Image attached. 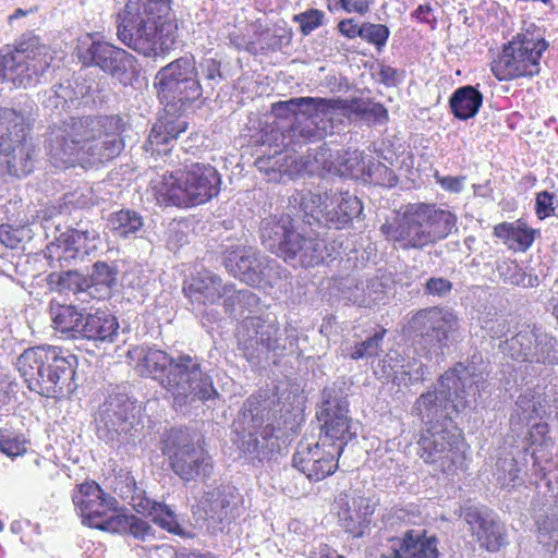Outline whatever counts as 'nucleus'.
I'll return each instance as SVG.
<instances>
[{"mask_svg":"<svg viewBox=\"0 0 558 558\" xmlns=\"http://www.w3.org/2000/svg\"><path fill=\"white\" fill-rule=\"evenodd\" d=\"M124 122L120 116L71 117L50 128L47 149L54 167H68L86 157L109 161L124 148Z\"/></svg>","mask_w":558,"mask_h":558,"instance_id":"1","label":"nucleus"},{"mask_svg":"<svg viewBox=\"0 0 558 558\" xmlns=\"http://www.w3.org/2000/svg\"><path fill=\"white\" fill-rule=\"evenodd\" d=\"M142 352L143 372L158 380L171 393L177 411L183 412L195 402H206L219 397L213 378L202 369L197 356L181 354L174 359L155 348L143 349Z\"/></svg>","mask_w":558,"mask_h":558,"instance_id":"2","label":"nucleus"},{"mask_svg":"<svg viewBox=\"0 0 558 558\" xmlns=\"http://www.w3.org/2000/svg\"><path fill=\"white\" fill-rule=\"evenodd\" d=\"M77 366L76 355L49 344L29 347L16 360V368L27 388L41 397L56 400L69 398L76 391Z\"/></svg>","mask_w":558,"mask_h":558,"instance_id":"3","label":"nucleus"},{"mask_svg":"<svg viewBox=\"0 0 558 558\" xmlns=\"http://www.w3.org/2000/svg\"><path fill=\"white\" fill-rule=\"evenodd\" d=\"M457 220L456 214L436 204H410L401 217L381 225L380 232L403 250H420L447 239L457 230Z\"/></svg>","mask_w":558,"mask_h":558,"instance_id":"4","label":"nucleus"},{"mask_svg":"<svg viewBox=\"0 0 558 558\" xmlns=\"http://www.w3.org/2000/svg\"><path fill=\"white\" fill-rule=\"evenodd\" d=\"M274 407L275 399L252 395L232 423L233 444L252 460L270 459L279 448V423Z\"/></svg>","mask_w":558,"mask_h":558,"instance_id":"5","label":"nucleus"},{"mask_svg":"<svg viewBox=\"0 0 558 558\" xmlns=\"http://www.w3.org/2000/svg\"><path fill=\"white\" fill-rule=\"evenodd\" d=\"M82 523L109 533H130L137 539L155 538V530L144 519L117 512V500L95 483L82 484L72 495Z\"/></svg>","mask_w":558,"mask_h":558,"instance_id":"6","label":"nucleus"},{"mask_svg":"<svg viewBox=\"0 0 558 558\" xmlns=\"http://www.w3.org/2000/svg\"><path fill=\"white\" fill-rule=\"evenodd\" d=\"M153 183L158 202L191 208L217 197L222 181L214 166L197 161L186 165L183 170L166 172Z\"/></svg>","mask_w":558,"mask_h":558,"instance_id":"7","label":"nucleus"},{"mask_svg":"<svg viewBox=\"0 0 558 558\" xmlns=\"http://www.w3.org/2000/svg\"><path fill=\"white\" fill-rule=\"evenodd\" d=\"M163 8L158 0H129L117 17L119 40L144 57H156L163 45Z\"/></svg>","mask_w":558,"mask_h":558,"instance_id":"8","label":"nucleus"},{"mask_svg":"<svg viewBox=\"0 0 558 558\" xmlns=\"http://www.w3.org/2000/svg\"><path fill=\"white\" fill-rule=\"evenodd\" d=\"M298 331L291 326L280 330L275 317L251 316L244 318L236 331L238 349L254 365L267 361L269 354L282 356L298 347Z\"/></svg>","mask_w":558,"mask_h":558,"instance_id":"9","label":"nucleus"},{"mask_svg":"<svg viewBox=\"0 0 558 558\" xmlns=\"http://www.w3.org/2000/svg\"><path fill=\"white\" fill-rule=\"evenodd\" d=\"M548 408L541 388H527L521 392L510 414L506 442L519 451H527L531 446L553 447L554 440L546 422Z\"/></svg>","mask_w":558,"mask_h":558,"instance_id":"10","label":"nucleus"},{"mask_svg":"<svg viewBox=\"0 0 558 558\" xmlns=\"http://www.w3.org/2000/svg\"><path fill=\"white\" fill-rule=\"evenodd\" d=\"M289 203L305 223L329 229L345 228L363 211L360 198L349 192H330L320 195L302 190L296 191Z\"/></svg>","mask_w":558,"mask_h":558,"instance_id":"11","label":"nucleus"},{"mask_svg":"<svg viewBox=\"0 0 558 558\" xmlns=\"http://www.w3.org/2000/svg\"><path fill=\"white\" fill-rule=\"evenodd\" d=\"M154 87L169 114L186 111L204 92L195 58L185 54L160 68L154 77Z\"/></svg>","mask_w":558,"mask_h":558,"instance_id":"12","label":"nucleus"},{"mask_svg":"<svg viewBox=\"0 0 558 558\" xmlns=\"http://www.w3.org/2000/svg\"><path fill=\"white\" fill-rule=\"evenodd\" d=\"M549 44L545 31L534 23L526 24L492 64L498 81L532 77L541 71L539 60Z\"/></svg>","mask_w":558,"mask_h":558,"instance_id":"13","label":"nucleus"},{"mask_svg":"<svg viewBox=\"0 0 558 558\" xmlns=\"http://www.w3.org/2000/svg\"><path fill=\"white\" fill-rule=\"evenodd\" d=\"M51 61L49 48L38 37L24 35L13 48L0 50V78L19 88L36 86Z\"/></svg>","mask_w":558,"mask_h":558,"instance_id":"14","label":"nucleus"},{"mask_svg":"<svg viewBox=\"0 0 558 558\" xmlns=\"http://www.w3.org/2000/svg\"><path fill=\"white\" fill-rule=\"evenodd\" d=\"M489 372L482 356L473 355L466 363L459 362L439 378V387L451 396L452 411L475 410L489 396Z\"/></svg>","mask_w":558,"mask_h":558,"instance_id":"15","label":"nucleus"},{"mask_svg":"<svg viewBox=\"0 0 558 558\" xmlns=\"http://www.w3.org/2000/svg\"><path fill=\"white\" fill-rule=\"evenodd\" d=\"M99 440L113 448L135 444L138 438V409L136 401L123 392L110 393L94 416Z\"/></svg>","mask_w":558,"mask_h":558,"instance_id":"16","label":"nucleus"},{"mask_svg":"<svg viewBox=\"0 0 558 558\" xmlns=\"http://www.w3.org/2000/svg\"><path fill=\"white\" fill-rule=\"evenodd\" d=\"M417 454L435 471L447 476L462 470L465 462V445L456 426L425 427L417 441Z\"/></svg>","mask_w":558,"mask_h":558,"instance_id":"17","label":"nucleus"},{"mask_svg":"<svg viewBox=\"0 0 558 558\" xmlns=\"http://www.w3.org/2000/svg\"><path fill=\"white\" fill-rule=\"evenodd\" d=\"M320 425V446L343 452L344 447L356 437V428L349 415V402L340 388L332 386L323 390L322 403L316 412Z\"/></svg>","mask_w":558,"mask_h":558,"instance_id":"18","label":"nucleus"},{"mask_svg":"<svg viewBox=\"0 0 558 558\" xmlns=\"http://www.w3.org/2000/svg\"><path fill=\"white\" fill-rule=\"evenodd\" d=\"M162 452L169 457L172 471L184 482L211 475V457L187 429H171L163 440Z\"/></svg>","mask_w":558,"mask_h":558,"instance_id":"19","label":"nucleus"},{"mask_svg":"<svg viewBox=\"0 0 558 558\" xmlns=\"http://www.w3.org/2000/svg\"><path fill=\"white\" fill-rule=\"evenodd\" d=\"M15 114L10 130L0 138V167L5 166L9 174L21 178L34 169L35 147L29 137L34 119L26 109H15Z\"/></svg>","mask_w":558,"mask_h":558,"instance_id":"20","label":"nucleus"},{"mask_svg":"<svg viewBox=\"0 0 558 558\" xmlns=\"http://www.w3.org/2000/svg\"><path fill=\"white\" fill-rule=\"evenodd\" d=\"M456 315L444 307H426L416 312L408 323V329L420 338L425 360L438 359L447 345L450 333L457 328Z\"/></svg>","mask_w":558,"mask_h":558,"instance_id":"21","label":"nucleus"},{"mask_svg":"<svg viewBox=\"0 0 558 558\" xmlns=\"http://www.w3.org/2000/svg\"><path fill=\"white\" fill-rule=\"evenodd\" d=\"M98 242L99 233L89 223L80 222L64 232L54 226L53 240L47 244L45 256L52 267H70L84 260L97 248Z\"/></svg>","mask_w":558,"mask_h":558,"instance_id":"22","label":"nucleus"},{"mask_svg":"<svg viewBox=\"0 0 558 558\" xmlns=\"http://www.w3.org/2000/svg\"><path fill=\"white\" fill-rule=\"evenodd\" d=\"M500 351L518 362L558 364V341L535 325L525 326L499 344Z\"/></svg>","mask_w":558,"mask_h":558,"instance_id":"23","label":"nucleus"},{"mask_svg":"<svg viewBox=\"0 0 558 558\" xmlns=\"http://www.w3.org/2000/svg\"><path fill=\"white\" fill-rule=\"evenodd\" d=\"M77 56L84 66L99 68L120 82L131 80L137 73V59L108 41L92 40L87 47L78 48Z\"/></svg>","mask_w":558,"mask_h":558,"instance_id":"24","label":"nucleus"},{"mask_svg":"<svg viewBox=\"0 0 558 558\" xmlns=\"http://www.w3.org/2000/svg\"><path fill=\"white\" fill-rule=\"evenodd\" d=\"M221 277L211 272L204 271L193 276L190 281L183 286V292L191 302L193 310L202 315L203 320L214 324L220 320V312L217 308L208 306L222 302L225 292H229ZM205 326L206 323L203 322Z\"/></svg>","mask_w":558,"mask_h":558,"instance_id":"25","label":"nucleus"},{"mask_svg":"<svg viewBox=\"0 0 558 558\" xmlns=\"http://www.w3.org/2000/svg\"><path fill=\"white\" fill-rule=\"evenodd\" d=\"M340 456L338 451L320 446L319 442L311 445L301 441L292 463L310 482H319L336 472Z\"/></svg>","mask_w":558,"mask_h":558,"instance_id":"26","label":"nucleus"},{"mask_svg":"<svg viewBox=\"0 0 558 558\" xmlns=\"http://www.w3.org/2000/svg\"><path fill=\"white\" fill-rule=\"evenodd\" d=\"M259 231L262 243L268 251L286 262L294 255V245L301 232L296 230L290 215H270L264 218Z\"/></svg>","mask_w":558,"mask_h":558,"instance_id":"27","label":"nucleus"},{"mask_svg":"<svg viewBox=\"0 0 558 558\" xmlns=\"http://www.w3.org/2000/svg\"><path fill=\"white\" fill-rule=\"evenodd\" d=\"M279 109H286L295 116H303L311 123L302 126L301 124L293 125L291 129L292 136L300 137L305 142L315 141L318 137V131L312 125L315 124V119L319 116L327 117L335 109L332 101L319 97H296L288 101L278 102Z\"/></svg>","mask_w":558,"mask_h":558,"instance_id":"28","label":"nucleus"},{"mask_svg":"<svg viewBox=\"0 0 558 558\" xmlns=\"http://www.w3.org/2000/svg\"><path fill=\"white\" fill-rule=\"evenodd\" d=\"M90 89V86L84 82H75L73 85L66 81L44 90L40 95V102L48 114L60 117L63 112L87 104L85 98L89 95Z\"/></svg>","mask_w":558,"mask_h":558,"instance_id":"29","label":"nucleus"},{"mask_svg":"<svg viewBox=\"0 0 558 558\" xmlns=\"http://www.w3.org/2000/svg\"><path fill=\"white\" fill-rule=\"evenodd\" d=\"M450 399L451 396L441 387L429 389L416 398L412 414L417 416L425 427L452 425Z\"/></svg>","mask_w":558,"mask_h":558,"instance_id":"30","label":"nucleus"},{"mask_svg":"<svg viewBox=\"0 0 558 558\" xmlns=\"http://www.w3.org/2000/svg\"><path fill=\"white\" fill-rule=\"evenodd\" d=\"M438 541L426 530H408L402 537L392 538L384 558H439Z\"/></svg>","mask_w":558,"mask_h":558,"instance_id":"31","label":"nucleus"},{"mask_svg":"<svg viewBox=\"0 0 558 558\" xmlns=\"http://www.w3.org/2000/svg\"><path fill=\"white\" fill-rule=\"evenodd\" d=\"M236 488L230 485H221L205 497L204 511L208 525L215 531H222L227 524L238 515Z\"/></svg>","mask_w":558,"mask_h":558,"instance_id":"32","label":"nucleus"},{"mask_svg":"<svg viewBox=\"0 0 558 558\" xmlns=\"http://www.w3.org/2000/svg\"><path fill=\"white\" fill-rule=\"evenodd\" d=\"M391 280L383 274H375L347 287L343 298L360 307H372L385 304L389 299Z\"/></svg>","mask_w":558,"mask_h":558,"instance_id":"33","label":"nucleus"},{"mask_svg":"<svg viewBox=\"0 0 558 558\" xmlns=\"http://www.w3.org/2000/svg\"><path fill=\"white\" fill-rule=\"evenodd\" d=\"M295 253L288 262L300 264L303 267H314L320 264H328L337 258V251L333 245L319 236H305L300 233L295 242Z\"/></svg>","mask_w":558,"mask_h":558,"instance_id":"34","label":"nucleus"},{"mask_svg":"<svg viewBox=\"0 0 558 558\" xmlns=\"http://www.w3.org/2000/svg\"><path fill=\"white\" fill-rule=\"evenodd\" d=\"M119 323L114 315L106 311L84 314L78 338L95 343H111L118 337Z\"/></svg>","mask_w":558,"mask_h":558,"instance_id":"35","label":"nucleus"},{"mask_svg":"<svg viewBox=\"0 0 558 558\" xmlns=\"http://www.w3.org/2000/svg\"><path fill=\"white\" fill-rule=\"evenodd\" d=\"M187 122L180 118L159 120L154 124L144 147L151 155H168L180 134L187 130Z\"/></svg>","mask_w":558,"mask_h":558,"instance_id":"36","label":"nucleus"},{"mask_svg":"<svg viewBox=\"0 0 558 558\" xmlns=\"http://www.w3.org/2000/svg\"><path fill=\"white\" fill-rule=\"evenodd\" d=\"M375 507L368 498H353L352 507L348 506L339 513L342 529L353 537L363 536L369 529Z\"/></svg>","mask_w":558,"mask_h":558,"instance_id":"37","label":"nucleus"},{"mask_svg":"<svg viewBox=\"0 0 558 558\" xmlns=\"http://www.w3.org/2000/svg\"><path fill=\"white\" fill-rule=\"evenodd\" d=\"M484 96L473 85H463L454 89L449 97V108L452 116L466 121L474 118L483 106Z\"/></svg>","mask_w":558,"mask_h":558,"instance_id":"38","label":"nucleus"},{"mask_svg":"<svg viewBox=\"0 0 558 558\" xmlns=\"http://www.w3.org/2000/svg\"><path fill=\"white\" fill-rule=\"evenodd\" d=\"M255 248L252 246L236 245L228 247L223 253V265L229 274L243 282H254L257 275L250 271V263H255Z\"/></svg>","mask_w":558,"mask_h":558,"instance_id":"39","label":"nucleus"},{"mask_svg":"<svg viewBox=\"0 0 558 558\" xmlns=\"http://www.w3.org/2000/svg\"><path fill=\"white\" fill-rule=\"evenodd\" d=\"M49 316L57 331L69 338H78L84 313L80 312L76 306L52 300L49 304Z\"/></svg>","mask_w":558,"mask_h":558,"instance_id":"40","label":"nucleus"},{"mask_svg":"<svg viewBox=\"0 0 558 558\" xmlns=\"http://www.w3.org/2000/svg\"><path fill=\"white\" fill-rule=\"evenodd\" d=\"M229 292H225L221 305L230 317L238 318L246 312H255L260 303L259 296L248 289H236L235 284L228 282Z\"/></svg>","mask_w":558,"mask_h":558,"instance_id":"41","label":"nucleus"},{"mask_svg":"<svg viewBox=\"0 0 558 558\" xmlns=\"http://www.w3.org/2000/svg\"><path fill=\"white\" fill-rule=\"evenodd\" d=\"M90 280L89 298L107 299L118 281V269L114 265L106 262H96L93 265V272L87 277Z\"/></svg>","mask_w":558,"mask_h":558,"instance_id":"42","label":"nucleus"},{"mask_svg":"<svg viewBox=\"0 0 558 558\" xmlns=\"http://www.w3.org/2000/svg\"><path fill=\"white\" fill-rule=\"evenodd\" d=\"M108 227L113 235L118 238H136L143 230L144 220L135 210L121 209L110 214Z\"/></svg>","mask_w":558,"mask_h":558,"instance_id":"43","label":"nucleus"},{"mask_svg":"<svg viewBox=\"0 0 558 558\" xmlns=\"http://www.w3.org/2000/svg\"><path fill=\"white\" fill-rule=\"evenodd\" d=\"M113 490L137 512L149 505V498L145 492L137 486L134 476L130 472L120 471L116 476Z\"/></svg>","mask_w":558,"mask_h":558,"instance_id":"44","label":"nucleus"},{"mask_svg":"<svg viewBox=\"0 0 558 558\" xmlns=\"http://www.w3.org/2000/svg\"><path fill=\"white\" fill-rule=\"evenodd\" d=\"M535 233L534 229L514 227L509 222H501L494 228V234L502 239L509 248L521 252H525L532 246Z\"/></svg>","mask_w":558,"mask_h":558,"instance_id":"45","label":"nucleus"},{"mask_svg":"<svg viewBox=\"0 0 558 558\" xmlns=\"http://www.w3.org/2000/svg\"><path fill=\"white\" fill-rule=\"evenodd\" d=\"M427 365L422 357H416L415 349L404 351V362L399 375H396L395 385L398 387H410L425 380Z\"/></svg>","mask_w":558,"mask_h":558,"instance_id":"46","label":"nucleus"},{"mask_svg":"<svg viewBox=\"0 0 558 558\" xmlns=\"http://www.w3.org/2000/svg\"><path fill=\"white\" fill-rule=\"evenodd\" d=\"M255 263H250L248 270L256 272L257 280L246 282L256 287H274L281 279V269L276 259L268 258L260 254L256 248L254 251Z\"/></svg>","mask_w":558,"mask_h":558,"instance_id":"47","label":"nucleus"},{"mask_svg":"<svg viewBox=\"0 0 558 558\" xmlns=\"http://www.w3.org/2000/svg\"><path fill=\"white\" fill-rule=\"evenodd\" d=\"M369 157L357 149L338 153L336 159L337 170L341 177L363 181Z\"/></svg>","mask_w":558,"mask_h":558,"instance_id":"48","label":"nucleus"},{"mask_svg":"<svg viewBox=\"0 0 558 558\" xmlns=\"http://www.w3.org/2000/svg\"><path fill=\"white\" fill-rule=\"evenodd\" d=\"M141 512H147L157 525L169 533L179 536L186 535L178 521L177 514L168 505L149 499V505L145 509H141Z\"/></svg>","mask_w":558,"mask_h":558,"instance_id":"49","label":"nucleus"},{"mask_svg":"<svg viewBox=\"0 0 558 558\" xmlns=\"http://www.w3.org/2000/svg\"><path fill=\"white\" fill-rule=\"evenodd\" d=\"M483 524L475 534L482 547H485L488 551H497L507 544L506 529L500 521L490 517Z\"/></svg>","mask_w":558,"mask_h":558,"instance_id":"50","label":"nucleus"},{"mask_svg":"<svg viewBox=\"0 0 558 558\" xmlns=\"http://www.w3.org/2000/svg\"><path fill=\"white\" fill-rule=\"evenodd\" d=\"M56 283L60 291L72 292L81 302L88 301L90 280H87V276L76 270H68L58 276Z\"/></svg>","mask_w":558,"mask_h":558,"instance_id":"51","label":"nucleus"},{"mask_svg":"<svg viewBox=\"0 0 558 558\" xmlns=\"http://www.w3.org/2000/svg\"><path fill=\"white\" fill-rule=\"evenodd\" d=\"M362 182L384 187H392L397 185L398 178L393 170L383 162L375 160L373 157H369L367 159L365 178H363Z\"/></svg>","mask_w":558,"mask_h":558,"instance_id":"52","label":"nucleus"},{"mask_svg":"<svg viewBox=\"0 0 558 558\" xmlns=\"http://www.w3.org/2000/svg\"><path fill=\"white\" fill-rule=\"evenodd\" d=\"M386 329L381 328L375 331L371 337H367L361 342L348 348V355L352 360L373 359L376 357L381 351Z\"/></svg>","mask_w":558,"mask_h":558,"instance_id":"53","label":"nucleus"},{"mask_svg":"<svg viewBox=\"0 0 558 558\" xmlns=\"http://www.w3.org/2000/svg\"><path fill=\"white\" fill-rule=\"evenodd\" d=\"M520 469L510 453V457L499 458L495 465L494 476L501 487L513 486L519 478Z\"/></svg>","mask_w":558,"mask_h":558,"instance_id":"54","label":"nucleus"},{"mask_svg":"<svg viewBox=\"0 0 558 558\" xmlns=\"http://www.w3.org/2000/svg\"><path fill=\"white\" fill-rule=\"evenodd\" d=\"M26 439L9 429H0V451L10 458L24 454L27 450Z\"/></svg>","mask_w":558,"mask_h":558,"instance_id":"55","label":"nucleus"},{"mask_svg":"<svg viewBox=\"0 0 558 558\" xmlns=\"http://www.w3.org/2000/svg\"><path fill=\"white\" fill-rule=\"evenodd\" d=\"M389 36L390 31L384 24H375L369 22L362 23L361 39L369 45L375 46L379 52L387 45Z\"/></svg>","mask_w":558,"mask_h":558,"instance_id":"56","label":"nucleus"},{"mask_svg":"<svg viewBox=\"0 0 558 558\" xmlns=\"http://www.w3.org/2000/svg\"><path fill=\"white\" fill-rule=\"evenodd\" d=\"M537 538L547 551L558 554V517H547L539 524Z\"/></svg>","mask_w":558,"mask_h":558,"instance_id":"57","label":"nucleus"},{"mask_svg":"<svg viewBox=\"0 0 558 558\" xmlns=\"http://www.w3.org/2000/svg\"><path fill=\"white\" fill-rule=\"evenodd\" d=\"M352 110L356 114L374 123L381 124L388 120L387 109L378 102L363 100L354 101L352 104Z\"/></svg>","mask_w":558,"mask_h":558,"instance_id":"58","label":"nucleus"},{"mask_svg":"<svg viewBox=\"0 0 558 558\" xmlns=\"http://www.w3.org/2000/svg\"><path fill=\"white\" fill-rule=\"evenodd\" d=\"M403 362L404 354H401L396 350H391L381 360H379L378 368L380 371H375V373L380 377L391 379L395 383L396 375H399Z\"/></svg>","mask_w":558,"mask_h":558,"instance_id":"59","label":"nucleus"},{"mask_svg":"<svg viewBox=\"0 0 558 558\" xmlns=\"http://www.w3.org/2000/svg\"><path fill=\"white\" fill-rule=\"evenodd\" d=\"M496 271L505 283L520 286L524 284L525 272L514 260L502 259L496 263Z\"/></svg>","mask_w":558,"mask_h":558,"instance_id":"60","label":"nucleus"},{"mask_svg":"<svg viewBox=\"0 0 558 558\" xmlns=\"http://www.w3.org/2000/svg\"><path fill=\"white\" fill-rule=\"evenodd\" d=\"M558 197L548 191H542L535 197V214L538 219L544 220L556 215Z\"/></svg>","mask_w":558,"mask_h":558,"instance_id":"61","label":"nucleus"},{"mask_svg":"<svg viewBox=\"0 0 558 558\" xmlns=\"http://www.w3.org/2000/svg\"><path fill=\"white\" fill-rule=\"evenodd\" d=\"M325 14L317 9H311L294 15V21L300 24L301 33L304 36L310 35L316 28L323 25Z\"/></svg>","mask_w":558,"mask_h":558,"instance_id":"62","label":"nucleus"},{"mask_svg":"<svg viewBox=\"0 0 558 558\" xmlns=\"http://www.w3.org/2000/svg\"><path fill=\"white\" fill-rule=\"evenodd\" d=\"M199 68L207 81L206 86L210 89H214L215 86L223 80L221 62L219 60L214 58H204L199 63Z\"/></svg>","mask_w":558,"mask_h":558,"instance_id":"63","label":"nucleus"},{"mask_svg":"<svg viewBox=\"0 0 558 558\" xmlns=\"http://www.w3.org/2000/svg\"><path fill=\"white\" fill-rule=\"evenodd\" d=\"M149 558H215L209 554H196V553H178L173 546L162 544L156 546L149 551Z\"/></svg>","mask_w":558,"mask_h":558,"instance_id":"64","label":"nucleus"}]
</instances>
